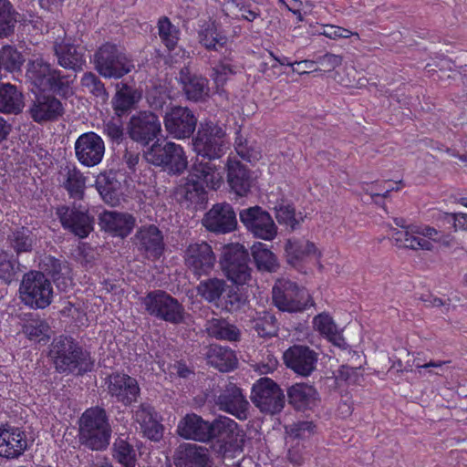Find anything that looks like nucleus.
Listing matches in <instances>:
<instances>
[{
    "instance_id": "nucleus-1",
    "label": "nucleus",
    "mask_w": 467,
    "mask_h": 467,
    "mask_svg": "<svg viewBox=\"0 0 467 467\" xmlns=\"http://www.w3.org/2000/svg\"><path fill=\"white\" fill-rule=\"evenodd\" d=\"M403 230L395 231L392 240L396 246L411 250L432 251L437 244L449 245L450 235L429 225L405 226L403 219H395Z\"/></svg>"
},
{
    "instance_id": "nucleus-2",
    "label": "nucleus",
    "mask_w": 467,
    "mask_h": 467,
    "mask_svg": "<svg viewBox=\"0 0 467 467\" xmlns=\"http://www.w3.org/2000/svg\"><path fill=\"white\" fill-rule=\"evenodd\" d=\"M111 428L104 409L92 407L79 419V441L93 451H100L109 444Z\"/></svg>"
},
{
    "instance_id": "nucleus-3",
    "label": "nucleus",
    "mask_w": 467,
    "mask_h": 467,
    "mask_svg": "<svg viewBox=\"0 0 467 467\" xmlns=\"http://www.w3.org/2000/svg\"><path fill=\"white\" fill-rule=\"evenodd\" d=\"M49 357L60 373H82L91 368V363L81 348L70 337L55 338L50 346Z\"/></svg>"
},
{
    "instance_id": "nucleus-4",
    "label": "nucleus",
    "mask_w": 467,
    "mask_h": 467,
    "mask_svg": "<svg viewBox=\"0 0 467 467\" xmlns=\"http://www.w3.org/2000/svg\"><path fill=\"white\" fill-rule=\"evenodd\" d=\"M229 147L223 126L213 120L200 123L197 133L192 139V149L198 156L208 160H216L225 154Z\"/></svg>"
},
{
    "instance_id": "nucleus-5",
    "label": "nucleus",
    "mask_w": 467,
    "mask_h": 467,
    "mask_svg": "<svg viewBox=\"0 0 467 467\" xmlns=\"http://www.w3.org/2000/svg\"><path fill=\"white\" fill-rule=\"evenodd\" d=\"M26 77L38 91H52L62 96L70 92L69 78L41 57L28 62Z\"/></svg>"
},
{
    "instance_id": "nucleus-6",
    "label": "nucleus",
    "mask_w": 467,
    "mask_h": 467,
    "mask_svg": "<svg viewBox=\"0 0 467 467\" xmlns=\"http://www.w3.org/2000/svg\"><path fill=\"white\" fill-rule=\"evenodd\" d=\"M97 71L106 78H120L134 68L124 51L111 43L102 45L94 55Z\"/></svg>"
},
{
    "instance_id": "nucleus-7",
    "label": "nucleus",
    "mask_w": 467,
    "mask_h": 467,
    "mask_svg": "<svg viewBox=\"0 0 467 467\" xmlns=\"http://www.w3.org/2000/svg\"><path fill=\"white\" fill-rule=\"evenodd\" d=\"M22 302L31 308H45L53 299L51 282L39 271H30L24 275L20 288Z\"/></svg>"
},
{
    "instance_id": "nucleus-8",
    "label": "nucleus",
    "mask_w": 467,
    "mask_h": 467,
    "mask_svg": "<svg viewBox=\"0 0 467 467\" xmlns=\"http://www.w3.org/2000/svg\"><path fill=\"white\" fill-rule=\"evenodd\" d=\"M148 162L156 166H164L172 173H182L188 165L187 156L183 148L174 142L161 145L159 141L153 143L145 152Z\"/></svg>"
},
{
    "instance_id": "nucleus-9",
    "label": "nucleus",
    "mask_w": 467,
    "mask_h": 467,
    "mask_svg": "<svg viewBox=\"0 0 467 467\" xmlns=\"http://www.w3.org/2000/svg\"><path fill=\"white\" fill-rule=\"evenodd\" d=\"M273 301L281 311L287 312H300L312 305L307 291L286 279H280L275 283L273 287Z\"/></svg>"
},
{
    "instance_id": "nucleus-10",
    "label": "nucleus",
    "mask_w": 467,
    "mask_h": 467,
    "mask_svg": "<svg viewBox=\"0 0 467 467\" xmlns=\"http://www.w3.org/2000/svg\"><path fill=\"white\" fill-rule=\"evenodd\" d=\"M147 312L164 321L179 324L184 319V308L177 299L163 291L149 293L143 299Z\"/></svg>"
},
{
    "instance_id": "nucleus-11",
    "label": "nucleus",
    "mask_w": 467,
    "mask_h": 467,
    "mask_svg": "<svg viewBox=\"0 0 467 467\" xmlns=\"http://www.w3.org/2000/svg\"><path fill=\"white\" fill-rule=\"evenodd\" d=\"M251 400L260 411L275 414L285 405V396L280 387L269 378H261L252 388Z\"/></svg>"
},
{
    "instance_id": "nucleus-12",
    "label": "nucleus",
    "mask_w": 467,
    "mask_h": 467,
    "mask_svg": "<svg viewBox=\"0 0 467 467\" xmlns=\"http://www.w3.org/2000/svg\"><path fill=\"white\" fill-rule=\"evenodd\" d=\"M220 264L225 275L233 283L244 285L250 280L251 269L248 266V254L242 245L225 246Z\"/></svg>"
},
{
    "instance_id": "nucleus-13",
    "label": "nucleus",
    "mask_w": 467,
    "mask_h": 467,
    "mask_svg": "<svg viewBox=\"0 0 467 467\" xmlns=\"http://www.w3.org/2000/svg\"><path fill=\"white\" fill-rule=\"evenodd\" d=\"M129 137L141 146H148L161 133L159 117L148 110L132 115L127 125Z\"/></svg>"
},
{
    "instance_id": "nucleus-14",
    "label": "nucleus",
    "mask_w": 467,
    "mask_h": 467,
    "mask_svg": "<svg viewBox=\"0 0 467 467\" xmlns=\"http://www.w3.org/2000/svg\"><path fill=\"white\" fill-rule=\"evenodd\" d=\"M240 220L245 228L257 238L272 241L277 235V227L272 216L259 206L241 211Z\"/></svg>"
},
{
    "instance_id": "nucleus-15",
    "label": "nucleus",
    "mask_w": 467,
    "mask_h": 467,
    "mask_svg": "<svg viewBox=\"0 0 467 467\" xmlns=\"http://www.w3.org/2000/svg\"><path fill=\"white\" fill-rule=\"evenodd\" d=\"M78 162L88 168L99 165L105 155V143L102 138L93 131L78 136L74 145Z\"/></svg>"
},
{
    "instance_id": "nucleus-16",
    "label": "nucleus",
    "mask_w": 467,
    "mask_h": 467,
    "mask_svg": "<svg viewBox=\"0 0 467 467\" xmlns=\"http://www.w3.org/2000/svg\"><path fill=\"white\" fill-rule=\"evenodd\" d=\"M213 439L221 442L219 451L226 457L228 451H241L243 435L237 423L228 417H219L213 421Z\"/></svg>"
},
{
    "instance_id": "nucleus-17",
    "label": "nucleus",
    "mask_w": 467,
    "mask_h": 467,
    "mask_svg": "<svg viewBox=\"0 0 467 467\" xmlns=\"http://www.w3.org/2000/svg\"><path fill=\"white\" fill-rule=\"evenodd\" d=\"M106 384L110 397L124 406L136 402L140 396L137 379L127 374L113 373L107 378Z\"/></svg>"
},
{
    "instance_id": "nucleus-18",
    "label": "nucleus",
    "mask_w": 467,
    "mask_h": 467,
    "mask_svg": "<svg viewBox=\"0 0 467 467\" xmlns=\"http://www.w3.org/2000/svg\"><path fill=\"white\" fill-rule=\"evenodd\" d=\"M287 263L295 268H299L310 260L319 261L322 257L321 249L313 242L303 238L288 239L285 245Z\"/></svg>"
},
{
    "instance_id": "nucleus-19",
    "label": "nucleus",
    "mask_w": 467,
    "mask_h": 467,
    "mask_svg": "<svg viewBox=\"0 0 467 467\" xmlns=\"http://www.w3.org/2000/svg\"><path fill=\"white\" fill-rule=\"evenodd\" d=\"M164 126L167 132L174 139L189 138L196 128L197 119L184 107H174L164 117Z\"/></svg>"
},
{
    "instance_id": "nucleus-20",
    "label": "nucleus",
    "mask_w": 467,
    "mask_h": 467,
    "mask_svg": "<svg viewBox=\"0 0 467 467\" xmlns=\"http://www.w3.org/2000/svg\"><path fill=\"white\" fill-rule=\"evenodd\" d=\"M185 264L194 275H207L214 266L215 255L212 247L205 242L192 243L184 254Z\"/></svg>"
},
{
    "instance_id": "nucleus-21",
    "label": "nucleus",
    "mask_w": 467,
    "mask_h": 467,
    "mask_svg": "<svg viewBox=\"0 0 467 467\" xmlns=\"http://www.w3.org/2000/svg\"><path fill=\"white\" fill-rule=\"evenodd\" d=\"M213 422L204 420L195 413H187L178 422L176 433L185 439L199 442L213 440Z\"/></svg>"
},
{
    "instance_id": "nucleus-22",
    "label": "nucleus",
    "mask_w": 467,
    "mask_h": 467,
    "mask_svg": "<svg viewBox=\"0 0 467 467\" xmlns=\"http://www.w3.org/2000/svg\"><path fill=\"white\" fill-rule=\"evenodd\" d=\"M57 215L63 227L79 238L87 237L93 230V217L86 209L61 207L57 210Z\"/></svg>"
},
{
    "instance_id": "nucleus-23",
    "label": "nucleus",
    "mask_w": 467,
    "mask_h": 467,
    "mask_svg": "<svg viewBox=\"0 0 467 467\" xmlns=\"http://www.w3.org/2000/svg\"><path fill=\"white\" fill-rule=\"evenodd\" d=\"M284 362L287 368L302 376L310 375L316 368L317 355L308 347L295 345L283 354Z\"/></svg>"
},
{
    "instance_id": "nucleus-24",
    "label": "nucleus",
    "mask_w": 467,
    "mask_h": 467,
    "mask_svg": "<svg viewBox=\"0 0 467 467\" xmlns=\"http://www.w3.org/2000/svg\"><path fill=\"white\" fill-rule=\"evenodd\" d=\"M175 467H211L209 450L194 443H182L174 451Z\"/></svg>"
},
{
    "instance_id": "nucleus-25",
    "label": "nucleus",
    "mask_w": 467,
    "mask_h": 467,
    "mask_svg": "<svg viewBox=\"0 0 467 467\" xmlns=\"http://www.w3.org/2000/svg\"><path fill=\"white\" fill-rule=\"evenodd\" d=\"M237 221L233 207L228 203H218L205 214L203 225L214 233H228L236 226Z\"/></svg>"
},
{
    "instance_id": "nucleus-26",
    "label": "nucleus",
    "mask_w": 467,
    "mask_h": 467,
    "mask_svg": "<svg viewBox=\"0 0 467 467\" xmlns=\"http://www.w3.org/2000/svg\"><path fill=\"white\" fill-rule=\"evenodd\" d=\"M27 448L25 432L18 428H0V457L16 459Z\"/></svg>"
},
{
    "instance_id": "nucleus-27",
    "label": "nucleus",
    "mask_w": 467,
    "mask_h": 467,
    "mask_svg": "<svg viewBox=\"0 0 467 467\" xmlns=\"http://www.w3.org/2000/svg\"><path fill=\"white\" fill-rule=\"evenodd\" d=\"M54 53L60 67L66 69L80 71L86 64L85 55L69 40L57 38L54 43Z\"/></svg>"
},
{
    "instance_id": "nucleus-28",
    "label": "nucleus",
    "mask_w": 467,
    "mask_h": 467,
    "mask_svg": "<svg viewBox=\"0 0 467 467\" xmlns=\"http://www.w3.org/2000/svg\"><path fill=\"white\" fill-rule=\"evenodd\" d=\"M189 174L203 187L217 190L223 183V176L221 168L213 163L210 160L204 161L196 158L193 161Z\"/></svg>"
},
{
    "instance_id": "nucleus-29",
    "label": "nucleus",
    "mask_w": 467,
    "mask_h": 467,
    "mask_svg": "<svg viewBox=\"0 0 467 467\" xmlns=\"http://www.w3.org/2000/svg\"><path fill=\"white\" fill-rule=\"evenodd\" d=\"M217 404L220 410L235 416L239 420L247 418L249 403L242 390L234 384H230L218 397Z\"/></svg>"
},
{
    "instance_id": "nucleus-30",
    "label": "nucleus",
    "mask_w": 467,
    "mask_h": 467,
    "mask_svg": "<svg viewBox=\"0 0 467 467\" xmlns=\"http://www.w3.org/2000/svg\"><path fill=\"white\" fill-rule=\"evenodd\" d=\"M133 419L139 424L143 434L151 441H159L162 437V425L153 407L140 404L133 414Z\"/></svg>"
},
{
    "instance_id": "nucleus-31",
    "label": "nucleus",
    "mask_w": 467,
    "mask_h": 467,
    "mask_svg": "<svg viewBox=\"0 0 467 467\" xmlns=\"http://www.w3.org/2000/svg\"><path fill=\"white\" fill-rule=\"evenodd\" d=\"M100 226L106 232L119 237L128 236L134 228L135 218L126 213L105 211L99 216Z\"/></svg>"
},
{
    "instance_id": "nucleus-32",
    "label": "nucleus",
    "mask_w": 467,
    "mask_h": 467,
    "mask_svg": "<svg viewBox=\"0 0 467 467\" xmlns=\"http://www.w3.org/2000/svg\"><path fill=\"white\" fill-rule=\"evenodd\" d=\"M227 182L238 196H245L252 187L253 180L249 171L239 161L229 158L226 163Z\"/></svg>"
},
{
    "instance_id": "nucleus-33",
    "label": "nucleus",
    "mask_w": 467,
    "mask_h": 467,
    "mask_svg": "<svg viewBox=\"0 0 467 467\" xmlns=\"http://www.w3.org/2000/svg\"><path fill=\"white\" fill-rule=\"evenodd\" d=\"M39 266L52 276L59 289L66 291L72 285V271L67 262H61L51 255H44Z\"/></svg>"
},
{
    "instance_id": "nucleus-34",
    "label": "nucleus",
    "mask_w": 467,
    "mask_h": 467,
    "mask_svg": "<svg viewBox=\"0 0 467 467\" xmlns=\"http://www.w3.org/2000/svg\"><path fill=\"white\" fill-rule=\"evenodd\" d=\"M289 403L298 410H311L317 405L318 393L305 383H296L287 389Z\"/></svg>"
},
{
    "instance_id": "nucleus-35",
    "label": "nucleus",
    "mask_w": 467,
    "mask_h": 467,
    "mask_svg": "<svg viewBox=\"0 0 467 467\" xmlns=\"http://www.w3.org/2000/svg\"><path fill=\"white\" fill-rule=\"evenodd\" d=\"M138 244L148 256L159 257L163 252V236L155 225L142 226L136 234Z\"/></svg>"
},
{
    "instance_id": "nucleus-36",
    "label": "nucleus",
    "mask_w": 467,
    "mask_h": 467,
    "mask_svg": "<svg viewBox=\"0 0 467 467\" xmlns=\"http://www.w3.org/2000/svg\"><path fill=\"white\" fill-rule=\"evenodd\" d=\"M33 119L36 122L57 119L63 113L61 102L51 96H39L30 109Z\"/></svg>"
},
{
    "instance_id": "nucleus-37",
    "label": "nucleus",
    "mask_w": 467,
    "mask_h": 467,
    "mask_svg": "<svg viewBox=\"0 0 467 467\" xmlns=\"http://www.w3.org/2000/svg\"><path fill=\"white\" fill-rule=\"evenodd\" d=\"M314 328L335 346L345 348L346 341L333 318L327 313H321L313 318Z\"/></svg>"
},
{
    "instance_id": "nucleus-38",
    "label": "nucleus",
    "mask_w": 467,
    "mask_h": 467,
    "mask_svg": "<svg viewBox=\"0 0 467 467\" xmlns=\"http://www.w3.org/2000/svg\"><path fill=\"white\" fill-rule=\"evenodd\" d=\"M63 185L73 198L81 199L86 189V177L76 165H67L61 171Z\"/></svg>"
},
{
    "instance_id": "nucleus-39",
    "label": "nucleus",
    "mask_w": 467,
    "mask_h": 467,
    "mask_svg": "<svg viewBox=\"0 0 467 467\" xmlns=\"http://www.w3.org/2000/svg\"><path fill=\"white\" fill-rule=\"evenodd\" d=\"M178 199L187 206L197 205L205 200V190L200 182L189 174L186 182L177 189Z\"/></svg>"
},
{
    "instance_id": "nucleus-40",
    "label": "nucleus",
    "mask_w": 467,
    "mask_h": 467,
    "mask_svg": "<svg viewBox=\"0 0 467 467\" xmlns=\"http://www.w3.org/2000/svg\"><path fill=\"white\" fill-rule=\"evenodd\" d=\"M180 80L189 99L197 101L208 93L207 79L200 76H190L188 68L181 70Z\"/></svg>"
},
{
    "instance_id": "nucleus-41",
    "label": "nucleus",
    "mask_w": 467,
    "mask_h": 467,
    "mask_svg": "<svg viewBox=\"0 0 467 467\" xmlns=\"http://www.w3.org/2000/svg\"><path fill=\"white\" fill-rule=\"evenodd\" d=\"M24 107L23 95L11 84L0 86V111L8 114H17Z\"/></svg>"
},
{
    "instance_id": "nucleus-42",
    "label": "nucleus",
    "mask_w": 467,
    "mask_h": 467,
    "mask_svg": "<svg viewBox=\"0 0 467 467\" xmlns=\"http://www.w3.org/2000/svg\"><path fill=\"white\" fill-rule=\"evenodd\" d=\"M208 363L220 371L234 369L237 364L234 352L226 347L212 346L207 354Z\"/></svg>"
},
{
    "instance_id": "nucleus-43",
    "label": "nucleus",
    "mask_w": 467,
    "mask_h": 467,
    "mask_svg": "<svg viewBox=\"0 0 467 467\" xmlns=\"http://www.w3.org/2000/svg\"><path fill=\"white\" fill-rule=\"evenodd\" d=\"M199 41L207 49L219 50L225 46L227 37L218 31L214 23H207L199 32Z\"/></svg>"
},
{
    "instance_id": "nucleus-44",
    "label": "nucleus",
    "mask_w": 467,
    "mask_h": 467,
    "mask_svg": "<svg viewBox=\"0 0 467 467\" xmlns=\"http://www.w3.org/2000/svg\"><path fill=\"white\" fill-rule=\"evenodd\" d=\"M252 255L259 270L275 272L278 267L277 259L265 244L257 242L251 248Z\"/></svg>"
},
{
    "instance_id": "nucleus-45",
    "label": "nucleus",
    "mask_w": 467,
    "mask_h": 467,
    "mask_svg": "<svg viewBox=\"0 0 467 467\" xmlns=\"http://www.w3.org/2000/svg\"><path fill=\"white\" fill-rule=\"evenodd\" d=\"M209 336L217 339L235 341L239 337V330L221 318H212L206 324Z\"/></svg>"
},
{
    "instance_id": "nucleus-46",
    "label": "nucleus",
    "mask_w": 467,
    "mask_h": 467,
    "mask_svg": "<svg viewBox=\"0 0 467 467\" xmlns=\"http://www.w3.org/2000/svg\"><path fill=\"white\" fill-rule=\"evenodd\" d=\"M118 182L114 176L99 173L95 181V187L101 198L109 204L114 205L118 202Z\"/></svg>"
},
{
    "instance_id": "nucleus-47",
    "label": "nucleus",
    "mask_w": 467,
    "mask_h": 467,
    "mask_svg": "<svg viewBox=\"0 0 467 467\" xmlns=\"http://www.w3.org/2000/svg\"><path fill=\"white\" fill-rule=\"evenodd\" d=\"M253 327L260 337H272L276 334L275 317L267 311L256 312L252 318Z\"/></svg>"
},
{
    "instance_id": "nucleus-48",
    "label": "nucleus",
    "mask_w": 467,
    "mask_h": 467,
    "mask_svg": "<svg viewBox=\"0 0 467 467\" xmlns=\"http://www.w3.org/2000/svg\"><path fill=\"white\" fill-rule=\"evenodd\" d=\"M135 101V91L128 85L123 84L114 96L112 105L116 114L122 116L130 109Z\"/></svg>"
},
{
    "instance_id": "nucleus-49",
    "label": "nucleus",
    "mask_w": 467,
    "mask_h": 467,
    "mask_svg": "<svg viewBox=\"0 0 467 467\" xmlns=\"http://www.w3.org/2000/svg\"><path fill=\"white\" fill-rule=\"evenodd\" d=\"M158 32L161 42L169 50H173L180 38V30L171 24L168 17L160 18Z\"/></svg>"
},
{
    "instance_id": "nucleus-50",
    "label": "nucleus",
    "mask_w": 467,
    "mask_h": 467,
    "mask_svg": "<svg viewBox=\"0 0 467 467\" xmlns=\"http://www.w3.org/2000/svg\"><path fill=\"white\" fill-rule=\"evenodd\" d=\"M275 212L277 222L291 229H295L304 221L302 213H296L295 208L289 203H280L275 207Z\"/></svg>"
},
{
    "instance_id": "nucleus-51",
    "label": "nucleus",
    "mask_w": 467,
    "mask_h": 467,
    "mask_svg": "<svg viewBox=\"0 0 467 467\" xmlns=\"http://www.w3.org/2000/svg\"><path fill=\"white\" fill-rule=\"evenodd\" d=\"M25 59L20 52L11 46L0 49V68L8 72L19 71Z\"/></svg>"
},
{
    "instance_id": "nucleus-52",
    "label": "nucleus",
    "mask_w": 467,
    "mask_h": 467,
    "mask_svg": "<svg viewBox=\"0 0 467 467\" xmlns=\"http://www.w3.org/2000/svg\"><path fill=\"white\" fill-rule=\"evenodd\" d=\"M114 458L124 467L136 466V451L125 440L117 439L113 444Z\"/></svg>"
},
{
    "instance_id": "nucleus-53",
    "label": "nucleus",
    "mask_w": 467,
    "mask_h": 467,
    "mask_svg": "<svg viewBox=\"0 0 467 467\" xmlns=\"http://www.w3.org/2000/svg\"><path fill=\"white\" fill-rule=\"evenodd\" d=\"M224 290L225 282L218 278L201 282L197 287L198 294L208 302L218 300Z\"/></svg>"
},
{
    "instance_id": "nucleus-54",
    "label": "nucleus",
    "mask_w": 467,
    "mask_h": 467,
    "mask_svg": "<svg viewBox=\"0 0 467 467\" xmlns=\"http://www.w3.org/2000/svg\"><path fill=\"white\" fill-rule=\"evenodd\" d=\"M223 11L228 16L242 17L247 21H254L258 14L246 6L241 0H225L223 5Z\"/></svg>"
},
{
    "instance_id": "nucleus-55",
    "label": "nucleus",
    "mask_w": 467,
    "mask_h": 467,
    "mask_svg": "<svg viewBox=\"0 0 467 467\" xmlns=\"http://www.w3.org/2000/svg\"><path fill=\"white\" fill-rule=\"evenodd\" d=\"M49 327L46 321L42 319H31L23 327L25 335L33 341H47Z\"/></svg>"
},
{
    "instance_id": "nucleus-56",
    "label": "nucleus",
    "mask_w": 467,
    "mask_h": 467,
    "mask_svg": "<svg viewBox=\"0 0 467 467\" xmlns=\"http://www.w3.org/2000/svg\"><path fill=\"white\" fill-rule=\"evenodd\" d=\"M10 242L16 254H19L31 251L35 237L28 229L22 227L13 233Z\"/></svg>"
},
{
    "instance_id": "nucleus-57",
    "label": "nucleus",
    "mask_w": 467,
    "mask_h": 467,
    "mask_svg": "<svg viewBox=\"0 0 467 467\" xmlns=\"http://www.w3.org/2000/svg\"><path fill=\"white\" fill-rule=\"evenodd\" d=\"M16 21L11 4L0 0V36H7L13 31Z\"/></svg>"
},
{
    "instance_id": "nucleus-58",
    "label": "nucleus",
    "mask_w": 467,
    "mask_h": 467,
    "mask_svg": "<svg viewBox=\"0 0 467 467\" xmlns=\"http://www.w3.org/2000/svg\"><path fill=\"white\" fill-rule=\"evenodd\" d=\"M316 430L312 421H298L285 427L286 434L293 439L305 440L310 438Z\"/></svg>"
},
{
    "instance_id": "nucleus-59",
    "label": "nucleus",
    "mask_w": 467,
    "mask_h": 467,
    "mask_svg": "<svg viewBox=\"0 0 467 467\" xmlns=\"http://www.w3.org/2000/svg\"><path fill=\"white\" fill-rule=\"evenodd\" d=\"M171 99L166 87L160 86L154 88L147 95V100L150 107L155 110L162 109Z\"/></svg>"
},
{
    "instance_id": "nucleus-60",
    "label": "nucleus",
    "mask_w": 467,
    "mask_h": 467,
    "mask_svg": "<svg viewBox=\"0 0 467 467\" xmlns=\"http://www.w3.org/2000/svg\"><path fill=\"white\" fill-rule=\"evenodd\" d=\"M81 84L96 97L101 98L102 99H106L108 98L103 83L94 73H85L81 78Z\"/></svg>"
},
{
    "instance_id": "nucleus-61",
    "label": "nucleus",
    "mask_w": 467,
    "mask_h": 467,
    "mask_svg": "<svg viewBox=\"0 0 467 467\" xmlns=\"http://www.w3.org/2000/svg\"><path fill=\"white\" fill-rule=\"evenodd\" d=\"M235 150L237 154L249 162H254L261 159V150L255 146H247L244 143L243 139L238 137L235 140Z\"/></svg>"
},
{
    "instance_id": "nucleus-62",
    "label": "nucleus",
    "mask_w": 467,
    "mask_h": 467,
    "mask_svg": "<svg viewBox=\"0 0 467 467\" xmlns=\"http://www.w3.org/2000/svg\"><path fill=\"white\" fill-rule=\"evenodd\" d=\"M234 73V71L232 66L228 62L222 61L213 67V73L211 77L216 87L219 88L226 83V81L229 79V77Z\"/></svg>"
},
{
    "instance_id": "nucleus-63",
    "label": "nucleus",
    "mask_w": 467,
    "mask_h": 467,
    "mask_svg": "<svg viewBox=\"0 0 467 467\" xmlns=\"http://www.w3.org/2000/svg\"><path fill=\"white\" fill-rule=\"evenodd\" d=\"M16 275L15 263L11 261L6 252H0V278L6 284L10 283Z\"/></svg>"
},
{
    "instance_id": "nucleus-64",
    "label": "nucleus",
    "mask_w": 467,
    "mask_h": 467,
    "mask_svg": "<svg viewBox=\"0 0 467 467\" xmlns=\"http://www.w3.org/2000/svg\"><path fill=\"white\" fill-rule=\"evenodd\" d=\"M319 34L330 39L348 38L349 36L355 35L353 32L347 28L333 25L323 26V30L320 31Z\"/></svg>"
}]
</instances>
